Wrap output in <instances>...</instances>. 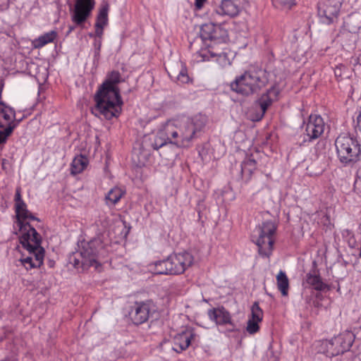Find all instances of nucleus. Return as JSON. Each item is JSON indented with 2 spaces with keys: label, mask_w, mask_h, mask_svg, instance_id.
I'll use <instances>...</instances> for the list:
<instances>
[{
  "label": "nucleus",
  "mask_w": 361,
  "mask_h": 361,
  "mask_svg": "<svg viewBox=\"0 0 361 361\" xmlns=\"http://www.w3.org/2000/svg\"><path fill=\"white\" fill-rule=\"evenodd\" d=\"M108 11L109 5L102 6L99 11L95 24V33L98 37H101L103 34V29L108 23Z\"/></svg>",
  "instance_id": "5701e85b"
},
{
  "label": "nucleus",
  "mask_w": 361,
  "mask_h": 361,
  "mask_svg": "<svg viewBox=\"0 0 361 361\" xmlns=\"http://www.w3.org/2000/svg\"><path fill=\"white\" fill-rule=\"evenodd\" d=\"M12 128L8 127L7 129L3 128V130H0V145L2 143H4L7 138L11 135L12 133Z\"/></svg>",
  "instance_id": "473e14b6"
},
{
  "label": "nucleus",
  "mask_w": 361,
  "mask_h": 361,
  "mask_svg": "<svg viewBox=\"0 0 361 361\" xmlns=\"http://www.w3.org/2000/svg\"><path fill=\"white\" fill-rule=\"evenodd\" d=\"M97 242L91 241L82 247L80 251L81 264L83 267H94L95 269L101 264L97 260V250L95 247Z\"/></svg>",
  "instance_id": "ddd939ff"
},
{
  "label": "nucleus",
  "mask_w": 361,
  "mask_h": 361,
  "mask_svg": "<svg viewBox=\"0 0 361 361\" xmlns=\"http://www.w3.org/2000/svg\"><path fill=\"white\" fill-rule=\"evenodd\" d=\"M16 216L17 219V224L18 226L25 225L24 221L26 219H32L39 221V219L34 216L27 209L25 202L18 203L16 204Z\"/></svg>",
  "instance_id": "4be33fe9"
},
{
  "label": "nucleus",
  "mask_w": 361,
  "mask_h": 361,
  "mask_svg": "<svg viewBox=\"0 0 361 361\" xmlns=\"http://www.w3.org/2000/svg\"><path fill=\"white\" fill-rule=\"evenodd\" d=\"M355 128L361 133V113L357 118V125Z\"/></svg>",
  "instance_id": "4c0bfd02"
},
{
  "label": "nucleus",
  "mask_w": 361,
  "mask_h": 361,
  "mask_svg": "<svg viewBox=\"0 0 361 361\" xmlns=\"http://www.w3.org/2000/svg\"><path fill=\"white\" fill-rule=\"evenodd\" d=\"M206 0H195V7L197 9H201L204 4Z\"/></svg>",
  "instance_id": "c9c22d12"
},
{
  "label": "nucleus",
  "mask_w": 361,
  "mask_h": 361,
  "mask_svg": "<svg viewBox=\"0 0 361 361\" xmlns=\"http://www.w3.org/2000/svg\"><path fill=\"white\" fill-rule=\"evenodd\" d=\"M192 336V334L190 331H185L176 334L173 338V350L180 353L187 349L190 344Z\"/></svg>",
  "instance_id": "6ab92c4d"
},
{
  "label": "nucleus",
  "mask_w": 361,
  "mask_h": 361,
  "mask_svg": "<svg viewBox=\"0 0 361 361\" xmlns=\"http://www.w3.org/2000/svg\"><path fill=\"white\" fill-rule=\"evenodd\" d=\"M57 37L56 31H50L32 41V45L35 49H39L46 44L53 42Z\"/></svg>",
  "instance_id": "393cba45"
},
{
  "label": "nucleus",
  "mask_w": 361,
  "mask_h": 361,
  "mask_svg": "<svg viewBox=\"0 0 361 361\" xmlns=\"http://www.w3.org/2000/svg\"><path fill=\"white\" fill-rule=\"evenodd\" d=\"M355 187L358 190H361V177L356 179L355 182Z\"/></svg>",
  "instance_id": "58836bf2"
},
{
  "label": "nucleus",
  "mask_w": 361,
  "mask_h": 361,
  "mask_svg": "<svg viewBox=\"0 0 361 361\" xmlns=\"http://www.w3.org/2000/svg\"><path fill=\"white\" fill-rule=\"evenodd\" d=\"M306 282L317 290H323L326 287L319 275L316 273H308L306 276Z\"/></svg>",
  "instance_id": "cd10ccee"
},
{
  "label": "nucleus",
  "mask_w": 361,
  "mask_h": 361,
  "mask_svg": "<svg viewBox=\"0 0 361 361\" xmlns=\"http://www.w3.org/2000/svg\"><path fill=\"white\" fill-rule=\"evenodd\" d=\"M15 201H16V204H18V203H20V202H24L21 198L20 188L16 189V195H15Z\"/></svg>",
  "instance_id": "f704fd0d"
},
{
  "label": "nucleus",
  "mask_w": 361,
  "mask_h": 361,
  "mask_svg": "<svg viewBox=\"0 0 361 361\" xmlns=\"http://www.w3.org/2000/svg\"><path fill=\"white\" fill-rule=\"evenodd\" d=\"M276 229V225L271 221H265L259 227V236L256 244L259 248V253L262 256L269 257L271 254Z\"/></svg>",
  "instance_id": "0eeeda50"
},
{
  "label": "nucleus",
  "mask_w": 361,
  "mask_h": 361,
  "mask_svg": "<svg viewBox=\"0 0 361 361\" xmlns=\"http://www.w3.org/2000/svg\"><path fill=\"white\" fill-rule=\"evenodd\" d=\"M267 82L268 78L264 71L249 70L236 77L230 86L233 91L247 96L261 90Z\"/></svg>",
  "instance_id": "7ed1b4c3"
},
{
  "label": "nucleus",
  "mask_w": 361,
  "mask_h": 361,
  "mask_svg": "<svg viewBox=\"0 0 361 361\" xmlns=\"http://www.w3.org/2000/svg\"><path fill=\"white\" fill-rule=\"evenodd\" d=\"M166 68L172 80L180 83H188L190 82V78L188 75V70L181 61L176 60L171 62Z\"/></svg>",
  "instance_id": "4468645a"
},
{
  "label": "nucleus",
  "mask_w": 361,
  "mask_h": 361,
  "mask_svg": "<svg viewBox=\"0 0 361 361\" xmlns=\"http://www.w3.org/2000/svg\"><path fill=\"white\" fill-rule=\"evenodd\" d=\"M336 153L342 163L348 164L357 160L360 152L357 141L345 134L340 135L335 141Z\"/></svg>",
  "instance_id": "423d86ee"
},
{
  "label": "nucleus",
  "mask_w": 361,
  "mask_h": 361,
  "mask_svg": "<svg viewBox=\"0 0 361 361\" xmlns=\"http://www.w3.org/2000/svg\"><path fill=\"white\" fill-rule=\"evenodd\" d=\"M204 126V121L197 116L169 120L157 131L152 147L158 149L169 143L178 147H188Z\"/></svg>",
  "instance_id": "f257e3e1"
},
{
  "label": "nucleus",
  "mask_w": 361,
  "mask_h": 361,
  "mask_svg": "<svg viewBox=\"0 0 361 361\" xmlns=\"http://www.w3.org/2000/svg\"><path fill=\"white\" fill-rule=\"evenodd\" d=\"M171 274H181L193 263V257L188 252L172 254L169 257Z\"/></svg>",
  "instance_id": "9b49d317"
},
{
  "label": "nucleus",
  "mask_w": 361,
  "mask_h": 361,
  "mask_svg": "<svg viewBox=\"0 0 361 361\" xmlns=\"http://www.w3.org/2000/svg\"><path fill=\"white\" fill-rule=\"evenodd\" d=\"M345 27L350 32H356L361 26V20L356 16L350 15L345 22Z\"/></svg>",
  "instance_id": "7c9ffc66"
},
{
  "label": "nucleus",
  "mask_w": 361,
  "mask_h": 361,
  "mask_svg": "<svg viewBox=\"0 0 361 361\" xmlns=\"http://www.w3.org/2000/svg\"><path fill=\"white\" fill-rule=\"evenodd\" d=\"M341 4L338 0H322L318 6V15L324 24H330L337 18Z\"/></svg>",
  "instance_id": "9d476101"
},
{
  "label": "nucleus",
  "mask_w": 361,
  "mask_h": 361,
  "mask_svg": "<svg viewBox=\"0 0 361 361\" xmlns=\"http://www.w3.org/2000/svg\"><path fill=\"white\" fill-rule=\"evenodd\" d=\"M94 6V0H77L72 16V20L78 25L85 22L90 15Z\"/></svg>",
  "instance_id": "f8f14e48"
},
{
  "label": "nucleus",
  "mask_w": 361,
  "mask_h": 361,
  "mask_svg": "<svg viewBox=\"0 0 361 361\" xmlns=\"http://www.w3.org/2000/svg\"><path fill=\"white\" fill-rule=\"evenodd\" d=\"M156 312L157 307L152 300L135 302L130 317L133 324L139 325L147 322Z\"/></svg>",
  "instance_id": "1a4fd4ad"
},
{
  "label": "nucleus",
  "mask_w": 361,
  "mask_h": 361,
  "mask_svg": "<svg viewBox=\"0 0 361 361\" xmlns=\"http://www.w3.org/2000/svg\"><path fill=\"white\" fill-rule=\"evenodd\" d=\"M342 66H339L335 68L334 73L336 77L342 76Z\"/></svg>",
  "instance_id": "e433bc0d"
},
{
  "label": "nucleus",
  "mask_w": 361,
  "mask_h": 361,
  "mask_svg": "<svg viewBox=\"0 0 361 361\" xmlns=\"http://www.w3.org/2000/svg\"><path fill=\"white\" fill-rule=\"evenodd\" d=\"M276 283L279 290L281 291L282 295L286 296L289 289V280L283 271H280L276 276Z\"/></svg>",
  "instance_id": "bb28decb"
},
{
  "label": "nucleus",
  "mask_w": 361,
  "mask_h": 361,
  "mask_svg": "<svg viewBox=\"0 0 361 361\" xmlns=\"http://www.w3.org/2000/svg\"><path fill=\"white\" fill-rule=\"evenodd\" d=\"M79 263V260L78 259L76 262H75V264H78Z\"/></svg>",
  "instance_id": "ea45409f"
},
{
  "label": "nucleus",
  "mask_w": 361,
  "mask_h": 361,
  "mask_svg": "<svg viewBox=\"0 0 361 361\" xmlns=\"http://www.w3.org/2000/svg\"><path fill=\"white\" fill-rule=\"evenodd\" d=\"M251 314L247 322L246 331L250 334H254L259 330V324L263 319V311L258 302H255L251 307Z\"/></svg>",
  "instance_id": "dca6fc26"
},
{
  "label": "nucleus",
  "mask_w": 361,
  "mask_h": 361,
  "mask_svg": "<svg viewBox=\"0 0 361 361\" xmlns=\"http://www.w3.org/2000/svg\"><path fill=\"white\" fill-rule=\"evenodd\" d=\"M278 91L275 88H271L263 94L258 101V106L260 108V114L257 116V120H260L267 108L271 104L274 100L276 99Z\"/></svg>",
  "instance_id": "a211bd4d"
},
{
  "label": "nucleus",
  "mask_w": 361,
  "mask_h": 361,
  "mask_svg": "<svg viewBox=\"0 0 361 361\" xmlns=\"http://www.w3.org/2000/svg\"><path fill=\"white\" fill-rule=\"evenodd\" d=\"M354 334L345 331L329 340L321 342L319 352L328 357H334L348 351L354 341Z\"/></svg>",
  "instance_id": "39448f33"
},
{
  "label": "nucleus",
  "mask_w": 361,
  "mask_h": 361,
  "mask_svg": "<svg viewBox=\"0 0 361 361\" xmlns=\"http://www.w3.org/2000/svg\"><path fill=\"white\" fill-rule=\"evenodd\" d=\"M209 316L217 324H231V316L228 311L224 307L214 308L209 311Z\"/></svg>",
  "instance_id": "412c9836"
},
{
  "label": "nucleus",
  "mask_w": 361,
  "mask_h": 361,
  "mask_svg": "<svg viewBox=\"0 0 361 361\" xmlns=\"http://www.w3.org/2000/svg\"><path fill=\"white\" fill-rule=\"evenodd\" d=\"M170 269L169 257L148 265V270L154 274H171Z\"/></svg>",
  "instance_id": "b1692460"
},
{
  "label": "nucleus",
  "mask_w": 361,
  "mask_h": 361,
  "mask_svg": "<svg viewBox=\"0 0 361 361\" xmlns=\"http://www.w3.org/2000/svg\"><path fill=\"white\" fill-rule=\"evenodd\" d=\"M121 82L118 71H111L95 95L96 109L106 119L119 115L123 104L117 84Z\"/></svg>",
  "instance_id": "f03ea898"
},
{
  "label": "nucleus",
  "mask_w": 361,
  "mask_h": 361,
  "mask_svg": "<svg viewBox=\"0 0 361 361\" xmlns=\"http://www.w3.org/2000/svg\"><path fill=\"white\" fill-rule=\"evenodd\" d=\"M12 128V131L16 127L15 113L12 109L8 106L0 108V128L7 129Z\"/></svg>",
  "instance_id": "aec40b11"
},
{
  "label": "nucleus",
  "mask_w": 361,
  "mask_h": 361,
  "mask_svg": "<svg viewBox=\"0 0 361 361\" xmlns=\"http://www.w3.org/2000/svg\"><path fill=\"white\" fill-rule=\"evenodd\" d=\"M29 255L25 258H21L22 264L27 269L39 267L43 264L44 250H27Z\"/></svg>",
  "instance_id": "f3484780"
},
{
  "label": "nucleus",
  "mask_w": 361,
  "mask_h": 361,
  "mask_svg": "<svg viewBox=\"0 0 361 361\" xmlns=\"http://www.w3.org/2000/svg\"><path fill=\"white\" fill-rule=\"evenodd\" d=\"M299 39H300V36L296 37L295 35H294L292 38H290V41L293 44V47L291 48V49L293 51H296L299 48V47H300Z\"/></svg>",
  "instance_id": "72a5a7b5"
},
{
  "label": "nucleus",
  "mask_w": 361,
  "mask_h": 361,
  "mask_svg": "<svg viewBox=\"0 0 361 361\" xmlns=\"http://www.w3.org/2000/svg\"><path fill=\"white\" fill-rule=\"evenodd\" d=\"M200 37L202 41L210 40L211 44L208 45L207 50L204 53H200V55L202 56L203 60L208 59V54L212 57L219 56L224 57L225 55L223 52H216L213 51L215 42H225L228 38V32L223 28L220 25L214 23H207L202 25L200 28Z\"/></svg>",
  "instance_id": "20e7f679"
},
{
  "label": "nucleus",
  "mask_w": 361,
  "mask_h": 361,
  "mask_svg": "<svg viewBox=\"0 0 361 361\" xmlns=\"http://www.w3.org/2000/svg\"><path fill=\"white\" fill-rule=\"evenodd\" d=\"M19 228L21 233L20 243L26 250H44L41 246L42 238L40 235L29 223L21 225Z\"/></svg>",
  "instance_id": "6e6552de"
},
{
  "label": "nucleus",
  "mask_w": 361,
  "mask_h": 361,
  "mask_svg": "<svg viewBox=\"0 0 361 361\" xmlns=\"http://www.w3.org/2000/svg\"><path fill=\"white\" fill-rule=\"evenodd\" d=\"M324 122L320 116L311 115L305 129L309 140L318 138L324 133Z\"/></svg>",
  "instance_id": "2eb2a0df"
},
{
  "label": "nucleus",
  "mask_w": 361,
  "mask_h": 361,
  "mask_svg": "<svg viewBox=\"0 0 361 361\" xmlns=\"http://www.w3.org/2000/svg\"><path fill=\"white\" fill-rule=\"evenodd\" d=\"M125 191L118 187H114L111 189L106 195V201L107 204L114 205L124 195Z\"/></svg>",
  "instance_id": "a878e982"
},
{
  "label": "nucleus",
  "mask_w": 361,
  "mask_h": 361,
  "mask_svg": "<svg viewBox=\"0 0 361 361\" xmlns=\"http://www.w3.org/2000/svg\"><path fill=\"white\" fill-rule=\"evenodd\" d=\"M274 4L277 7H281L283 9H290L295 4V0H273Z\"/></svg>",
  "instance_id": "2f4dec72"
},
{
  "label": "nucleus",
  "mask_w": 361,
  "mask_h": 361,
  "mask_svg": "<svg viewBox=\"0 0 361 361\" xmlns=\"http://www.w3.org/2000/svg\"><path fill=\"white\" fill-rule=\"evenodd\" d=\"M87 165V159L84 156H78L74 158L71 164V173L77 174L81 173Z\"/></svg>",
  "instance_id": "c85d7f7f"
},
{
  "label": "nucleus",
  "mask_w": 361,
  "mask_h": 361,
  "mask_svg": "<svg viewBox=\"0 0 361 361\" xmlns=\"http://www.w3.org/2000/svg\"><path fill=\"white\" fill-rule=\"evenodd\" d=\"M257 169V161L251 157L246 158L241 165V173L250 178Z\"/></svg>",
  "instance_id": "c756f323"
}]
</instances>
